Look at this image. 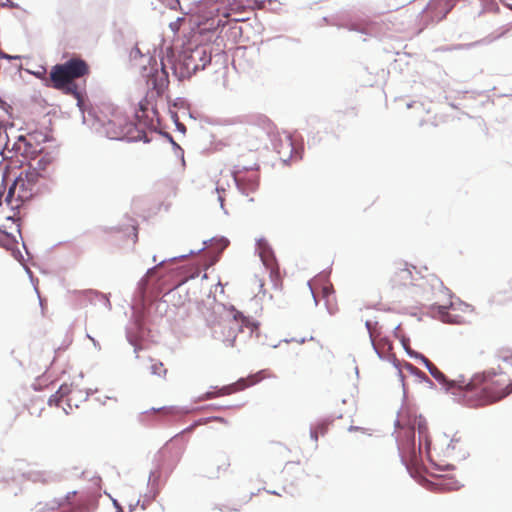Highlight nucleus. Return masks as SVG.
Returning <instances> with one entry per match:
<instances>
[{"label": "nucleus", "mask_w": 512, "mask_h": 512, "mask_svg": "<svg viewBox=\"0 0 512 512\" xmlns=\"http://www.w3.org/2000/svg\"><path fill=\"white\" fill-rule=\"evenodd\" d=\"M424 363L429 373L447 390L460 394L471 407H480L502 400L512 393V383L503 374L477 373L468 381L464 376L448 381L446 376L427 358Z\"/></svg>", "instance_id": "1"}, {"label": "nucleus", "mask_w": 512, "mask_h": 512, "mask_svg": "<svg viewBox=\"0 0 512 512\" xmlns=\"http://www.w3.org/2000/svg\"><path fill=\"white\" fill-rule=\"evenodd\" d=\"M89 72L90 69L86 61L74 57L64 63L52 66L48 75L43 74V83L46 87L81 100L82 95L76 80L88 75Z\"/></svg>", "instance_id": "2"}, {"label": "nucleus", "mask_w": 512, "mask_h": 512, "mask_svg": "<svg viewBox=\"0 0 512 512\" xmlns=\"http://www.w3.org/2000/svg\"><path fill=\"white\" fill-rule=\"evenodd\" d=\"M229 16L230 9L226 0H205L199 4L197 13L192 17L194 31L199 35L214 33L225 26Z\"/></svg>", "instance_id": "3"}, {"label": "nucleus", "mask_w": 512, "mask_h": 512, "mask_svg": "<svg viewBox=\"0 0 512 512\" xmlns=\"http://www.w3.org/2000/svg\"><path fill=\"white\" fill-rule=\"evenodd\" d=\"M416 268L407 263H397L391 270L389 276V285L392 290L401 291L410 287H418L423 292H428V288L434 291H442L443 282L435 275L415 278Z\"/></svg>", "instance_id": "4"}, {"label": "nucleus", "mask_w": 512, "mask_h": 512, "mask_svg": "<svg viewBox=\"0 0 512 512\" xmlns=\"http://www.w3.org/2000/svg\"><path fill=\"white\" fill-rule=\"evenodd\" d=\"M40 173L26 169L14 180L6 196V203L12 210L19 209L25 202L32 199Z\"/></svg>", "instance_id": "5"}, {"label": "nucleus", "mask_w": 512, "mask_h": 512, "mask_svg": "<svg viewBox=\"0 0 512 512\" xmlns=\"http://www.w3.org/2000/svg\"><path fill=\"white\" fill-rule=\"evenodd\" d=\"M428 455L431 459L433 457L439 458V465L450 467L454 466V463L465 458L466 450L464 445L459 440H450L443 445L431 447V444L426 441Z\"/></svg>", "instance_id": "6"}, {"label": "nucleus", "mask_w": 512, "mask_h": 512, "mask_svg": "<svg viewBox=\"0 0 512 512\" xmlns=\"http://www.w3.org/2000/svg\"><path fill=\"white\" fill-rule=\"evenodd\" d=\"M46 141V135L39 131L21 135L13 144V150L16 155L22 156L28 162H31L35 157L42 152V143Z\"/></svg>", "instance_id": "7"}, {"label": "nucleus", "mask_w": 512, "mask_h": 512, "mask_svg": "<svg viewBox=\"0 0 512 512\" xmlns=\"http://www.w3.org/2000/svg\"><path fill=\"white\" fill-rule=\"evenodd\" d=\"M266 377L265 371H259L256 374L250 375L247 378H241L237 382L223 386L217 391H209L200 397L201 400H208L220 396H226L238 391L244 390L247 387L253 386Z\"/></svg>", "instance_id": "8"}, {"label": "nucleus", "mask_w": 512, "mask_h": 512, "mask_svg": "<svg viewBox=\"0 0 512 512\" xmlns=\"http://www.w3.org/2000/svg\"><path fill=\"white\" fill-rule=\"evenodd\" d=\"M234 180L238 189L245 196L256 192L259 187V174L257 171L237 172Z\"/></svg>", "instance_id": "9"}, {"label": "nucleus", "mask_w": 512, "mask_h": 512, "mask_svg": "<svg viewBox=\"0 0 512 512\" xmlns=\"http://www.w3.org/2000/svg\"><path fill=\"white\" fill-rule=\"evenodd\" d=\"M211 62V54L207 53L204 48L197 47L192 50L185 58L184 65L186 66L187 73L196 72L204 69Z\"/></svg>", "instance_id": "10"}, {"label": "nucleus", "mask_w": 512, "mask_h": 512, "mask_svg": "<svg viewBox=\"0 0 512 512\" xmlns=\"http://www.w3.org/2000/svg\"><path fill=\"white\" fill-rule=\"evenodd\" d=\"M54 160V156L43 149L33 161L27 163V169L39 172L40 177H44L46 173L53 169Z\"/></svg>", "instance_id": "11"}, {"label": "nucleus", "mask_w": 512, "mask_h": 512, "mask_svg": "<svg viewBox=\"0 0 512 512\" xmlns=\"http://www.w3.org/2000/svg\"><path fill=\"white\" fill-rule=\"evenodd\" d=\"M406 440L400 444V451L403 458H408L410 462L417 461L418 454L420 453V445L416 447L415 444V431L411 428L405 431Z\"/></svg>", "instance_id": "12"}, {"label": "nucleus", "mask_w": 512, "mask_h": 512, "mask_svg": "<svg viewBox=\"0 0 512 512\" xmlns=\"http://www.w3.org/2000/svg\"><path fill=\"white\" fill-rule=\"evenodd\" d=\"M365 325L376 351L380 355L388 354L393 349L392 342L388 338L382 337L370 321H366Z\"/></svg>", "instance_id": "13"}, {"label": "nucleus", "mask_w": 512, "mask_h": 512, "mask_svg": "<svg viewBox=\"0 0 512 512\" xmlns=\"http://www.w3.org/2000/svg\"><path fill=\"white\" fill-rule=\"evenodd\" d=\"M147 84L151 86L158 95L165 91L168 87L169 79L163 64H161L160 69L156 68L152 74L148 75Z\"/></svg>", "instance_id": "14"}, {"label": "nucleus", "mask_w": 512, "mask_h": 512, "mask_svg": "<svg viewBox=\"0 0 512 512\" xmlns=\"http://www.w3.org/2000/svg\"><path fill=\"white\" fill-rule=\"evenodd\" d=\"M229 318L225 321L226 326L233 330L234 336L231 341V345H233V342L235 340L236 331H242L243 327H249L251 325V321L244 316L241 312L231 309L229 313Z\"/></svg>", "instance_id": "15"}, {"label": "nucleus", "mask_w": 512, "mask_h": 512, "mask_svg": "<svg viewBox=\"0 0 512 512\" xmlns=\"http://www.w3.org/2000/svg\"><path fill=\"white\" fill-rule=\"evenodd\" d=\"M80 391L78 389H73L70 386L64 384L61 385L55 395H52L49 399V402H56V405L59 406L63 403H66L70 408L72 407V402Z\"/></svg>", "instance_id": "16"}, {"label": "nucleus", "mask_w": 512, "mask_h": 512, "mask_svg": "<svg viewBox=\"0 0 512 512\" xmlns=\"http://www.w3.org/2000/svg\"><path fill=\"white\" fill-rule=\"evenodd\" d=\"M257 250L265 267H271L273 264L277 263L274 253L265 239H259L257 241Z\"/></svg>", "instance_id": "17"}, {"label": "nucleus", "mask_w": 512, "mask_h": 512, "mask_svg": "<svg viewBox=\"0 0 512 512\" xmlns=\"http://www.w3.org/2000/svg\"><path fill=\"white\" fill-rule=\"evenodd\" d=\"M322 298L325 300V305L330 314L338 311L335 291L332 285H324L321 289Z\"/></svg>", "instance_id": "18"}, {"label": "nucleus", "mask_w": 512, "mask_h": 512, "mask_svg": "<svg viewBox=\"0 0 512 512\" xmlns=\"http://www.w3.org/2000/svg\"><path fill=\"white\" fill-rule=\"evenodd\" d=\"M147 100L139 103V110L136 113L138 119H143L145 124L152 123L153 117L157 115V111L154 107H149Z\"/></svg>", "instance_id": "19"}, {"label": "nucleus", "mask_w": 512, "mask_h": 512, "mask_svg": "<svg viewBox=\"0 0 512 512\" xmlns=\"http://www.w3.org/2000/svg\"><path fill=\"white\" fill-rule=\"evenodd\" d=\"M274 148L282 160L288 159L292 153L291 138L287 135L283 139L280 138L279 142L274 144Z\"/></svg>", "instance_id": "20"}, {"label": "nucleus", "mask_w": 512, "mask_h": 512, "mask_svg": "<svg viewBox=\"0 0 512 512\" xmlns=\"http://www.w3.org/2000/svg\"><path fill=\"white\" fill-rule=\"evenodd\" d=\"M231 466L230 459L226 455H222L217 460V466H216V477H220L222 475H225Z\"/></svg>", "instance_id": "21"}, {"label": "nucleus", "mask_w": 512, "mask_h": 512, "mask_svg": "<svg viewBox=\"0 0 512 512\" xmlns=\"http://www.w3.org/2000/svg\"><path fill=\"white\" fill-rule=\"evenodd\" d=\"M329 424L330 423L328 421H321L313 426L310 432L311 438L314 441H317L319 436L325 435V433L328 431Z\"/></svg>", "instance_id": "22"}, {"label": "nucleus", "mask_w": 512, "mask_h": 512, "mask_svg": "<svg viewBox=\"0 0 512 512\" xmlns=\"http://www.w3.org/2000/svg\"><path fill=\"white\" fill-rule=\"evenodd\" d=\"M266 268L270 270V277H271L275 287L281 286V275H280V270H279L278 264L275 263V264H273V266L266 267Z\"/></svg>", "instance_id": "23"}, {"label": "nucleus", "mask_w": 512, "mask_h": 512, "mask_svg": "<svg viewBox=\"0 0 512 512\" xmlns=\"http://www.w3.org/2000/svg\"><path fill=\"white\" fill-rule=\"evenodd\" d=\"M151 373L160 377H165L167 369L160 361H154L150 366Z\"/></svg>", "instance_id": "24"}, {"label": "nucleus", "mask_w": 512, "mask_h": 512, "mask_svg": "<svg viewBox=\"0 0 512 512\" xmlns=\"http://www.w3.org/2000/svg\"><path fill=\"white\" fill-rule=\"evenodd\" d=\"M259 121L269 137L273 136L275 134L276 126L270 119L263 117V118H260Z\"/></svg>", "instance_id": "25"}, {"label": "nucleus", "mask_w": 512, "mask_h": 512, "mask_svg": "<svg viewBox=\"0 0 512 512\" xmlns=\"http://www.w3.org/2000/svg\"><path fill=\"white\" fill-rule=\"evenodd\" d=\"M498 358L502 362L512 363V351H510V350H501L498 353Z\"/></svg>", "instance_id": "26"}, {"label": "nucleus", "mask_w": 512, "mask_h": 512, "mask_svg": "<svg viewBox=\"0 0 512 512\" xmlns=\"http://www.w3.org/2000/svg\"><path fill=\"white\" fill-rule=\"evenodd\" d=\"M76 496V491H73V492H70L68 493L65 498H63L59 503H58V507H63L65 505H69V506H72L74 505V503L71 501V499L73 497Z\"/></svg>", "instance_id": "27"}, {"label": "nucleus", "mask_w": 512, "mask_h": 512, "mask_svg": "<svg viewBox=\"0 0 512 512\" xmlns=\"http://www.w3.org/2000/svg\"><path fill=\"white\" fill-rule=\"evenodd\" d=\"M157 412H161L164 415H175L178 413V409L176 407H162L156 410Z\"/></svg>", "instance_id": "28"}, {"label": "nucleus", "mask_w": 512, "mask_h": 512, "mask_svg": "<svg viewBox=\"0 0 512 512\" xmlns=\"http://www.w3.org/2000/svg\"><path fill=\"white\" fill-rule=\"evenodd\" d=\"M163 4L171 9H176L179 5V0H160Z\"/></svg>", "instance_id": "29"}, {"label": "nucleus", "mask_w": 512, "mask_h": 512, "mask_svg": "<svg viewBox=\"0 0 512 512\" xmlns=\"http://www.w3.org/2000/svg\"><path fill=\"white\" fill-rule=\"evenodd\" d=\"M506 293L509 295V298L512 299V279L508 283Z\"/></svg>", "instance_id": "30"}, {"label": "nucleus", "mask_w": 512, "mask_h": 512, "mask_svg": "<svg viewBox=\"0 0 512 512\" xmlns=\"http://www.w3.org/2000/svg\"><path fill=\"white\" fill-rule=\"evenodd\" d=\"M291 340H292V341H295V342H297V343L302 344V343H304V342L306 341V337H302V338H300V339L293 338V339H291Z\"/></svg>", "instance_id": "31"}, {"label": "nucleus", "mask_w": 512, "mask_h": 512, "mask_svg": "<svg viewBox=\"0 0 512 512\" xmlns=\"http://www.w3.org/2000/svg\"><path fill=\"white\" fill-rule=\"evenodd\" d=\"M46 74L45 69L42 72H36L35 75L43 81V74Z\"/></svg>", "instance_id": "32"}, {"label": "nucleus", "mask_w": 512, "mask_h": 512, "mask_svg": "<svg viewBox=\"0 0 512 512\" xmlns=\"http://www.w3.org/2000/svg\"><path fill=\"white\" fill-rule=\"evenodd\" d=\"M257 281H258V284H259V287H260V291H261L263 289V287H264V282H263L262 279H257Z\"/></svg>", "instance_id": "33"}, {"label": "nucleus", "mask_w": 512, "mask_h": 512, "mask_svg": "<svg viewBox=\"0 0 512 512\" xmlns=\"http://www.w3.org/2000/svg\"><path fill=\"white\" fill-rule=\"evenodd\" d=\"M218 200L220 201L221 207L223 208V206H224L223 205L224 199H223V197L220 194L218 196Z\"/></svg>", "instance_id": "34"}, {"label": "nucleus", "mask_w": 512, "mask_h": 512, "mask_svg": "<svg viewBox=\"0 0 512 512\" xmlns=\"http://www.w3.org/2000/svg\"><path fill=\"white\" fill-rule=\"evenodd\" d=\"M213 420L219 421V422H222V423L225 422V420L223 418H221V417H214Z\"/></svg>", "instance_id": "35"}, {"label": "nucleus", "mask_w": 512, "mask_h": 512, "mask_svg": "<svg viewBox=\"0 0 512 512\" xmlns=\"http://www.w3.org/2000/svg\"><path fill=\"white\" fill-rule=\"evenodd\" d=\"M133 54H140V50L138 48H135L132 52H131V56H133Z\"/></svg>", "instance_id": "36"}, {"label": "nucleus", "mask_w": 512, "mask_h": 512, "mask_svg": "<svg viewBox=\"0 0 512 512\" xmlns=\"http://www.w3.org/2000/svg\"><path fill=\"white\" fill-rule=\"evenodd\" d=\"M349 430H350V431H358V430H361V429H360V428H358V427H353V426H351Z\"/></svg>", "instance_id": "37"}, {"label": "nucleus", "mask_w": 512, "mask_h": 512, "mask_svg": "<svg viewBox=\"0 0 512 512\" xmlns=\"http://www.w3.org/2000/svg\"><path fill=\"white\" fill-rule=\"evenodd\" d=\"M156 269H157V267H153L152 269H150V270L148 271V274H152V273H154V272L156 271Z\"/></svg>", "instance_id": "38"}, {"label": "nucleus", "mask_w": 512, "mask_h": 512, "mask_svg": "<svg viewBox=\"0 0 512 512\" xmlns=\"http://www.w3.org/2000/svg\"><path fill=\"white\" fill-rule=\"evenodd\" d=\"M506 6H507L510 10H512V4H506Z\"/></svg>", "instance_id": "39"}, {"label": "nucleus", "mask_w": 512, "mask_h": 512, "mask_svg": "<svg viewBox=\"0 0 512 512\" xmlns=\"http://www.w3.org/2000/svg\"><path fill=\"white\" fill-rule=\"evenodd\" d=\"M256 0H246L247 3L255 2Z\"/></svg>", "instance_id": "40"}]
</instances>
